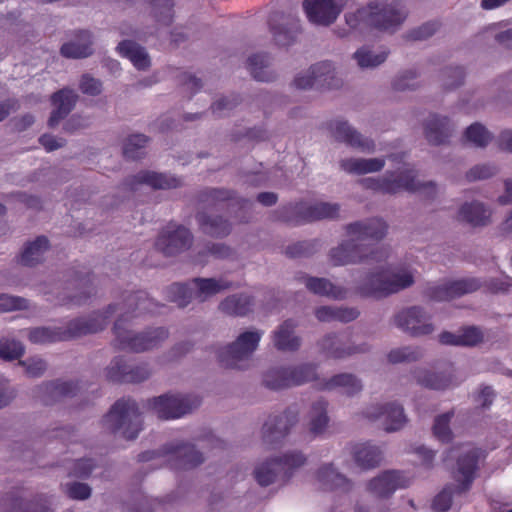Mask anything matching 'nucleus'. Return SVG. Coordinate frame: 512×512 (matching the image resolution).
I'll return each mask as SVG.
<instances>
[{
	"label": "nucleus",
	"instance_id": "4",
	"mask_svg": "<svg viewBox=\"0 0 512 512\" xmlns=\"http://www.w3.org/2000/svg\"><path fill=\"white\" fill-rule=\"evenodd\" d=\"M232 287V283L224 279L194 278L189 283H173L166 289L169 301L178 307H186L193 299L204 302L221 291Z\"/></svg>",
	"mask_w": 512,
	"mask_h": 512
},
{
	"label": "nucleus",
	"instance_id": "50",
	"mask_svg": "<svg viewBox=\"0 0 512 512\" xmlns=\"http://www.w3.org/2000/svg\"><path fill=\"white\" fill-rule=\"evenodd\" d=\"M454 415L453 411L438 415L433 425V435L439 441L448 443L452 440V431L450 429V421Z\"/></svg>",
	"mask_w": 512,
	"mask_h": 512
},
{
	"label": "nucleus",
	"instance_id": "55",
	"mask_svg": "<svg viewBox=\"0 0 512 512\" xmlns=\"http://www.w3.org/2000/svg\"><path fill=\"white\" fill-rule=\"evenodd\" d=\"M422 356V351L418 347H403L393 349L388 354V361L396 364L402 362H413Z\"/></svg>",
	"mask_w": 512,
	"mask_h": 512
},
{
	"label": "nucleus",
	"instance_id": "36",
	"mask_svg": "<svg viewBox=\"0 0 512 512\" xmlns=\"http://www.w3.org/2000/svg\"><path fill=\"white\" fill-rule=\"evenodd\" d=\"M117 51L122 57L129 59L138 70H145L150 66V58L145 48L132 40L121 41Z\"/></svg>",
	"mask_w": 512,
	"mask_h": 512
},
{
	"label": "nucleus",
	"instance_id": "19",
	"mask_svg": "<svg viewBox=\"0 0 512 512\" xmlns=\"http://www.w3.org/2000/svg\"><path fill=\"white\" fill-rule=\"evenodd\" d=\"M147 364L129 365L121 356L115 357L106 368V378L113 383H140L149 378Z\"/></svg>",
	"mask_w": 512,
	"mask_h": 512
},
{
	"label": "nucleus",
	"instance_id": "46",
	"mask_svg": "<svg viewBox=\"0 0 512 512\" xmlns=\"http://www.w3.org/2000/svg\"><path fill=\"white\" fill-rule=\"evenodd\" d=\"M327 406L328 403L324 399H319L312 405L309 430L313 435L322 434L328 425Z\"/></svg>",
	"mask_w": 512,
	"mask_h": 512
},
{
	"label": "nucleus",
	"instance_id": "23",
	"mask_svg": "<svg viewBox=\"0 0 512 512\" xmlns=\"http://www.w3.org/2000/svg\"><path fill=\"white\" fill-rule=\"evenodd\" d=\"M298 421V411L288 408L281 415L269 417L263 425V441L267 445L279 443Z\"/></svg>",
	"mask_w": 512,
	"mask_h": 512
},
{
	"label": "nucleus",
	"instance_id": "44",
	"mask_svg": "<svg viewBox=\"0 0 512 512\" xmlns=\"http://www.w3.org/2000/svg\"><path fill=\"white\" fill-rule=\"evenodd\" d=\"M315 316L320 322L339 321L348 323L359 316L355 308H342L332 306H320L315 310Z\"/></svg>",
	"mask_w": 512,
	"mask_h": 512
},
{
	"label": "nucleus",
	"instance_id": "39",
	"mask_svg": "<svg viewBox=\"0 0 512 512\" xmlns=\"http://www.w3.org/2000/svg\"><path fill=\"white\" fill-rule=\"evenodd\" d=\"M341 387L348 396H353L362 390L361 381L352 374L342 373L317 383L320 390H332Z\"/></svg>",
	"mask_w": 512,
	"mask_h": 512
},
{
	"label": "nucleus",
	"instance_id": "53",
	"mask_svg": "<svg viewBox=\"0 0 512 512\" xmlns=\"http://www.w3.org/2000/svg\"><path fill=\"white\" fill-rule=\"evenodd\" d=\"M150 4L155 12V17L159 23L170 25L173 20V0H150Z\"/></svg>",
	"mask_w": 512,
	"mask_h": 512
},
{
	"label": "nucleus",
	"instance_id": "42",
	"mask_svg": "<svg viewBox=\"0 0 512 512\" xmlns=\"http://www.w3.org/2000/svg\"><path fill=\"white\" fill-rule=\"evenodd\" d=\"M49 249V240L46 236H38L34 241L27 243L20 254L19 262L28 267L40 263L45 252Z\"/></svg>",
	"mask_w": 512,
	"mask_h": 512
},
{
	"label": "nucleus",
	"instance_id": "24",
	"mask_svg": "<svg viewBox=\"0 0 512 512\" xmlns=\"http://www.w3.org/2000/svg\"><path fill=\"white\" fill-rule=\"evenodd\" d=\"M318 347L322 354L331 359H343L365 351L361 347L350 345V334L347 332L325 335L318 342Z\"/></svg>",
	"mask_w": 512,
	"mask_h": 512
},
{
	"label": "nucleus",
	"instance_id": "59",
	"mask_svg": "<svg viewBox=\"0 0 512 512\" xmlns=\"http://www.w3.org/2000/svg\"><path fill=\"white\" fill-rule=\"evenodd\" d=\"M440 27V24L436 21L424 23L420 27L411 30L407 34L408 40L418 41L426 40L431 37Z\"/></svg>",
	"mask_w": 512,
	"mask_h": 512
},
{
	"label": "nucleus",
	"instance_id": "27",
	"mask_svg": "<svg viewBox=\"0 0 512 512\" xmlns=\"http://www.w3.org/2000/svg\"><path fill=\"white\" fill-rule=\"evenodd\" d=\"M124 184L132 191L141 184L148 185L153 189H172L181 185V179L165 173L143 170L127 178Z\"/></svg>",
	"mask_w": 512,
	"mask_h": 512
},
{
	"label": "nucleus",
	"instance_id": "11",
	"mask_svg": "<svg viewBox=\"0 0 512 512\" xmlns=\"http://www.w3.org/2000/svg\"><path fill=\"white\" fill-rule=\"evenodd\" d=\"M316 370L317 367L314 364L272 368L264 374L263 384L271 390L299 386L317 380Z\"/></svg>",
	"mask_w": 512,
	"mask_h": 512
},
{
	"label": "nucleus",
	"instance_id": "51",
	"mask_svg": "<svg viewBox=\"0 0 512 512\" xmlns=\"http://www.w3.org/2000/svg\"><path fill=\"white\" fill-rule=\"evenodd\" d=\"M388 56V51H382L379 54H372L370 50L365 47L358 49L354 53V58L356 59L358 65L361 68H373L382 64Z\"/></svg>",
	"mask_w": 512,
	"mask_h": 512
},
{
	"label": "nucleus",
	"instance_id": "6",
	"mask_svg": "<svg viewBox=\"0 0 512 512\" xmlns=\"http://www.w3.org/2000/svg\"><path fill=\"white\" fill-rule=\"evenodd\" d=\"M102 422L108 431L113 434L120 433L127 440L136 439L143 427L139 407L130 398L117 400Z\"/></svg>",
	"mask_w": 512,
	"mask_h": 512
},
{
	"label": "nucleus",
	"instance_id": "63",
	"mask_svg": "<svg viewBox=\"0 0 512 512\" xmlns=\"http://www.w3.org/2000/svg\"><path fill=\"white\" fill-rule=\"evenodd\" d=\"M452 490L450 487L444 488L439 492L432 501V509L435 512L448 511L452 505Z\"/></svg>",
	"mask_w": 512,
	"mask_h": 512
},
{
	"label": "nucleus",
	"instance_id": "60",
	"mask_svg": "<svg viewBox=\"0 0 512 512\" xmlns=\"http://www.w3.org/2000/svg\"><path fill=\"white\" fill-rule=\"evenodd\" d=\"M239 102L240 99L238 95H233L232 97H223L212 104V113L218 117L225 116L226 112L231 111L239 104Z\"/></svg>",
	"mask_w": 512,
	"mask_h": 512
},
{
	"label": "nucleus",
	"instance_id": "31",
	"mask_svg": "<svg viewBox=\"0 0 512 512\" xmlns=\"http://www.w3.org/2000/svg\"><path fill=\"white\" fill-rule=\"evenodd\" d=\"M92 34L87 30H78L75 33V39L64 43L60 48V53L65 58L81 59L92 55L93 53Z\"/></svg>",
	"mask_w": 512,
	"mask_h": 512
},
{
	"label": "nucleus",
	"instance_id": "43",
	"mask_svg": "<svg viewBox=\"0 0 512 512\" xmlns=\"http://www.w3.org/2000/svg\"><path fill=\"white\" fill-rule=\"evenodd\" d=\"M385 165V160L381 158L363 159V158H349L341 161V168L351 174H366L378 172L382 170Z\"/></svg>",
	"mask_w": 512,
	"mask_h": 512
},
{
	"label": "nucleus",
	"instance_id": "32",
	"mask_svg": "<svg viewBox=\"0 0 512 512\" xmlns=\"http://www.w3.org/2000/svg\"><path fill=\"white\" fill-rule=\"evenodd\" d=\"M299 279L303 280L306 288L313 294L319 296H326L336 300L346 298L347 290L343 287L334 285L326 278L310 277L303 275Z\"/></svg>",
	"mask_w": 512,
	"mask_h": 512
},
{
	"label": "nucleus",
	"instance_id": "1",
	"mask_svg": "<svg viewBox=\"0 0 512 512\" xmlns=\"http://www.w3.org/2000/svg\"><path fill=\"white\" fill-rule=\"evenodd\" d=\"M162 307L163 305L149 298L146 292L136 291L125 295L121 304L109 305L104 314L94 313L89 317L73 319L66 328H32L28 330L27 336L34 344H48L80 338L102 331L107 326L110 315L119 310L121 311L120 317L113 327L115 347L119 350L136 353L144 352L157 348L168 338L169 331L164 327H157L132 334L124 328V322L144 314L158 313Z\"/></svg>",
	"mask_w": 512,
	"mask_h": 512
},
{
	"label": "nucleus",
	"instance_id": "48",
	"mask_svg": "<svg viewBox=\"0 0 512 512\" xmlns=\"http://www.w3.org/2000/svg\"><path fill=\"white\" fill-rule=\"evenodd\" d=\"M149 138L144 134H135L127 138L124 147L123 155L129 160L141 159L145 154V147Z\"/></svg>",
	"mask_w": 512,
	"mask_h": 512
},
{
	"label": "nucleus",
	"instance_id": "30",
	"mask_svg": "<svg viewBox=\"0 0 512 512\" xmlns=\"http://www.w3.org/2000/svg\"><path fill=\"white\" fill-rule=\"evenodd\" d=\"M78 101V95L69 88H63L53 93L51 103L54 109L48 119V126L54 128L73 110Z\"/></svg>",
	"mask_w": 512,
	"mask_h": 512
},
{
	"label": "nucleus",
	"instance_id": "38",
	"mask_svg": "<svg viewBox=\"0 0 512 512\" xmlns=\"http://www.w3.org/2000/svg\"><path fill=\"white\" fill-rule=\"evenodd\" d=\"M78 390V384L72 381H50L46 382L41 386L43 392V402L50 404L54 401H58L63 397H70L76 395Z\"/></svg>",
	"mask_w": 512,
	"mask_h": 512
},
{
	"label": "nucleus",
	"instance_id": "5",
	"mask_svg": "<svg viewBox=\"0 0 512 512\" xmlns=\"http://www.w3.org/2000/svg\"><path fill=\"white\" fill-rule=\"evenodd\" d=\"M340 211L339 204L318 202L308 204L306 202L289 203L273 211L272 219L291 226H298L323 219H335Z\"/></svg>",
	"mask_w": 512,
	"mask_h": 512
},
{
	"label": "nucleus",
	"instance_id": "14",
	"mask_svg": "<svg viewBox=\"0 0 512 512\" xmlns=\"http://www.w3.org/2000/svg\"><path fill=\"white\" fill-rule=\"evenodd\" d=\"M294 86L298 89H335L340 87V81L335 76L334 66L330 61L312 65L306 75H297Z\"/></svg>",
	"mask_w": 512,
	"mask_h": 512
},
{
	"label": "nucleus",
	"instance_id": "54",
	"mask_svg": "<svg viewBox=\"0 0 512 512\" xmlns=\"http://www.w3.org/2000/svg\"><path fill=\"white\" fill-rule=\"evenodd\" d=\"M24 354V347L20 341L9 338L0 339V358L3 360L19 359Z\"/></svg>",
	"mask_w": 512,
	"mask_h": 512
},
{
	"label": "nucleus",
	"instance_id": "3",
	"mask_svg": "<svg viewBox=\"0 0 512 512\" xmlns=\"http://www.w3.org/2000/svg\"><path fill=\"white\" fill-rule=\"evenodd\" d=\"M407 13L399 1L391 4L371 2L353 13L345 15L352 29L375 28L380 31L394 30L405 20Z\"/></svg>",
	"mask_w": 512,
	"mask_h": 512
},
{
	"label": "nucleus",
	"instance_id": "56",
	"mask_svg": "<svg viewBox=\"0 0 512 512\" xmlns=\"http://www.w3.org/2000/svg\"><path fill=\"white\" fill-rule=\"evenodd\" d=\"M459 338L460 346L473 347L483 341L484 335L480 328L469 326L462 329L459 333Z\"/></svg>",
	"mask_w": 512,
	"mask_h": 512
},
{
	"label": "nucleus",
	"instance_id": "64",
	"mask_svg": "<svg viewBox=\"0 0 512 512\" xmlns=\"http://www.w3.org/2000/svg\"><path fill=\"white\" fill-rule=\"evenodd\" d=\"M9 512H51L50 509L39 503L32 501L25 502L22 499H15Z\"/></svg>",
	"mask_w": 512,
	"mask_h": 512
},
{
	"label": "nucleus",
	"instance_id": "45",
	"mask_svg": "<svg viewBox=\"0 0 512 512\" xmlns=\"http://www.w3.org/2000/svg\"><path fill=\"white\" fill-rule=\"evenodd\" d=\"M415 378L418 384L433 390H444L453 385V377L451 373L418 371Z\"/></svg>",
	"mask_w": 512,
	"mask_h": 512
},
{
	"label": "nucleus",
	"instance_id": "10",
	"mask_svg": "<svg viewBox=\"0 0 512 512\" xmlns=\"http://www.w3.org/2000/svg\"><path fill=\"white\" fill-rule=\"evenodd\" d=\"M157 457H165L172 469L188 470L203 463L202 453L189 443H169L159 451H145L138 455L139 462H147Z\"/></svg>",
	"mask_w": 512,
	"mask_h": 512
},
{
	"label": "nucleus",
	"instance_id": "47",
	"mask_svg": "<svg viewBox=\"0 0 512 512\" xmlns=\"http://www.w3.org/2000/svg\"><path fill=\"white\" fill-rule=\"evenodd\" d=\"M268 65L269 56L264 53L254 54L247 60L248 70L257 81L269 82L274 79L272 73L268 71Z\"/></svg>",
	"mask_w": 512,
	"mask_h": 512
},
{
	"label": "nucleus",
	"instance_id": "9",
	"mask_svg": "<svg viewBox=\"0 0 512 512\" xmlns=\"http://www.w3.org/2000/svg\"><path fill=\"white\" fill-rule=\"evenodd\" d=\"M306 460L302 452H287L280 457L272 458L257 466L254 470L255 480L263 487L269 486L278 478L287 481L295 470L305 464Z\"/></svg>",
	"mask_w": 512,
	"mask_h": 512
},
{
	"label": "nucleus",
	"instance_id": "28",
	"mask_svg": "<svg viewBox=\"0 0 512 512\" xmlns=\"http://www.w3.org/2000/svg\"><path fill=\"white\" fill-rule=\"evenodd\" d=\"M199 202L210 208H224V206L238 205L248 208L252 203L247 199L237 198L234 191L227 189L208 188L200 192Z\"/></svg>",
	"mask_w": 512,
	"mask_h": 512
},
{
	"label": "nucleus",
	"instance_id": "62",
	"mask_svg": "<svg viewBox=\"0 0 512 512\" xmlns=\"http://www.w3.org/2000/svg\"><path fill=\"white\" fill-rule=\"evenodd\" d=\"M79 88L86 95L98 96L102 92V83L99 79L84 74L81 77Z\"/></svg>",
	"mask_w": 512,
	"mask_h": 512
},
{
	"label": "nucleus",
	"instance_id": "26",
	"mask_svg": "<svg viewBox=\"0 0 512 512\" xmlns=\"http://www.w3.org/2000/svg\"><path fill=\"white\" fill-rule=\"evenodd\" d=\"M328 129L331 131L333 137L339 142H343L364 152H371L374 150V142L369 138H364L346 121H331L328 123Z\"/></svg>",
	"mask_w": 512,
	"mask_h": 512
},
{
	"label": "nucleus",
	"instance_id": "17",
	"mask_svg": "<svg viewBox=\"0 0 512 512\" xmlns=\"http://www.w3.org/2000/svg\"><path fill=\"white\" fill-rule=\"evenodd\" d=\"M482 457H484L483 451L476 447H471L460 454L454 472V479L458 483L455 487L456 493L461 494L471 488Z\"/></svg>",
	"mask_w": 512,
	"mask_h": 512
},
{
	"label": "nucleus",
	"instance_id": "29",
	"mask_svg": "<svg viewBox=\"0 0 512 512\" xmlns=\"http://www.w3.org/2000/svg\"><path fill=\"white\" fill-rule=\"evenodd\" d=\"M316 478L324 491L348 493L353 488L352 480L340 473L333 464L321 466Z\"/></svg>",
	"mask_w": 512,
	"mask_h": 512
},
{
	"label": "nucleus",
	"instance_id": "7",
	"mask_svg": "<svg viewBox=\"0 0 512 512\" xmlns=\"http://www.w3.org/2000/svg\"><path fill=\"white\" fill-rule=\"evenodd\" d=\"M417 173L414 169H406L397 176L394 173L383 177H367L359 181L364 189L382 194H396L402 190L408 192L425 191L428 197L436 194V185L433 182L420 183L416 180Z\"/></svg>",
	"mask_w": 512,
	"mask_h": 512
},
{
	"label": "nucleus",
	"instance_id": "34",
	"mask_svg": "<svg viewBox=\"0 0 512 512\" xmlns=\"http://www.w3.org/2000/svg\"><path fill=\"white\" fill-rule=\"evenodd\" d=\"M254 306V298L248 294H234L226 297L219 304V310L230 316H246Z\"/></svg>",
	"mask_w": 512,
	"mask_h": 512
},
{
	"label": "nucleus",
	"instance_id": "61",
	"mask_svg": "<svg viewBox=\"0 0 512 512\" xmlns=\"http://www.w3.org/2000/svg\"><path fill=\"white\" fill-rule=\"evenodd\" d=\"M496 172L497 169L493 165H476L466 173V179L469 182L484 180L492 177L494 174H496Z\"/></svg>",
	"mask_w": 512,
	"mask_h": 512
},
{
	"label": "nucleus",
	"instance_id": "57",
	"mask_svg": "<svg viewBox=\"0 0 512 512\" xmlns=\"http://www.w3.org/2000/svg\"><path fill=\"white\" fill-rule=\"evenodd\" d=\"M316 245V241H299L289 245L285 254L290 258L309 256L315 251Z\"/></svg>",
	"mask_w": 512,
	"mask_h": 512
},
{
	"label": "nucleus",
	"instance_id": "18",
	"mask_svg": "<svg viewBox=\"0 0 512 512\" xmlns=\"http://www.w3.org/2000/svg\"><path fill=\"white\" fill-rule=\"evenodd\" d=\"M346 0H304L303 10L308 20L316 25L333 24L344 7Z\"/></svg>",
	"mask_w": 512,
	"mask_h": 512
},
{
	"label": "nucleus",
	"instance_id": "49",
	"mask_svg": "<svg viewBox=\"0 0 512 512\" xmlns=\"http://www.w3.org/2000/svg\"><path fill=\"white\" fill-rule=\"evenodd\" d=\"M464 138L474 146L484 148L491 142L492 134L482 124L476 122L467 127Z\"/></svg>",
	"mask_w": 512,
	"mask_h": 512
},
{
	"label": "nucleus",
	"instance_id": "25",
	"mask_svg": "<svg viewBox=\"0 0 512 512\" xmlns=\"http://www.w3.org/2000/svg\"><path fill=\"white\" fill-rule=\"evenodd\" d=\"M365 416L370 420L383 419L384 430L387 432L400 430L407 422L403 407L396 403L369 407Z\"/></svg>",
	"mask_w": 512,
	"mask_h": 512
},
{
	"label": "nucleus",
	"instance_id": "8",
	"mask_svg": "<svg viewBox=\"0 0 512 512\" xmlns=\"http://www.w3.org/2000/svg\"><path fill=\"white\" fill-rule=\"evenodd\" d=\"M414 277L407 270L392 271L381 269L370 273L359 285L358 291L362 296L383 298L410 287Z\"/></svg>",
	"mask_w": 512,
	"mask_h": 512
},
{
	"label": "nucleus",
	"instance_id": "33",
	"mask_svg": "<svg viewBox=\"0 0 512 512\" xmlns=\"http://www.w3.org/2000/svg\"><path fill=\"white\" fill-rule=\"evenodd\" d=\"M452 128L447 117L432 115L425 123L424 133L430 144H444L451 136Z\"/></svg>",
	"mask_w": 512,
	"mask_h": 512
},
{
	"label": "nucleus",
	"instance_id": "13",
	"mask_svg": "<svg viewBox=\"0 0 512 512\" xmlns=\"http://www.w3.org/2000/svg\"><path fill=\"white\" fill-rule=\"evenodd\" d=\"M262 334L260 331H245L233 343L220 349L217 352V358L221 366L242 368L239 362L248 359L253 354L258 347Z\"/></svg>",
	"mask_w": 512,
	"mask_h": 512
},
{
	"label": "nucleus",
	"instance_id": "21",
	"mask_svg": "<svg viewBox=\"0 0 512 512\" xmlns=\"http://www.w3.org/2000/svg\"><path fill=\"white\" fill-rule=\"evenodd\" d=\"M268 24L274 40L280 46L291 45L300 32V21L291 14L275 12L269 17Z\"/></svg>",
	"mask_w": 512,
	"mask_h": 512
},
{
	"label": "nucleus",
	"instance_id": "35",
	"mask_svg": "<svg viewBox=\"0 0 512 512\" xmlns=\"http://www.w3.org/2000/svg\"><path fill=\"white\" fill-rule=\"evenodd\" d=\"M296 324L293 320L284 321L274 332L273 342L280 351H296L301 345V339L294 335Z\"/></svg>",
	"mask_w": 512,
	"mask_h": 512
},
{
	"label": "nucleus",
	"instance_id": "12",
	"mask_svg": "<svg viewBox=\"0 0 512 512\" xmlns=\"http://www.w3.org/2000/svg\"><path fill=\"white\" fill-rule=\"evenodd\" d=\"M201 404V399L192 394H164L147 401V406L163 420L180 418Z\"/></svg>",
	"mask_w": 512,
	"mask_h": 512
},
{
	"label": "nucleus",
	"instance_id": "37",
	"mask_svg": "<svg viewBox=\"0 0 512 512\" xmlns=\"http://www.w3.org/2000/svg\"><path fill=\"white\" fill-rule=\"evenodd\" d=\"M353 458L356 464L364 470L373 469L382 461L381 450L370 443H360L354 446Z\"/></svg>",
	"mask_w": 512,
	"mask_h": 512
},
{
	"label": "nucleus",
	"instance_id": "41",
	"mask_svg": "<svg viewBox=\"0 0 512 512\" xmlns=\"http://www.w3.org/2000/svg\"><path fill=\"white\" fill-rule=\"evenodd\" d=\"M490 215L491 213L485 205L477 201L465 203L459 210L460 219L474 227L487 225Z\"/></svg>",
	"mask_w": 512,
	"mask_h": 512
},
{
	"label": "nucleus",
	"instance_id": "22",
	"mask_svg": "<svg viewBox=\"0 0 512 512\" xmlns=\"http://www.w3.org/2000/svg\"><path fill=\"white\" fill-rule=\"evenodd\" d=\"M410 482L404 472L387 470L371 479L367 489L378 498H389L397 489L408 487Z\"/></svg>",
	"mask_w": 512,
	"mask_h": 512
},
{
	"label": "nucleus",
	"instance_id": "15",
	"mask_svg": "<svg viewBox=\"0 0 512 512\" xmlns=\"http://www.w3.org/2000/svg\"><path fill=\"white\" fill-rule=\"evenodd\" d=\"M193 236L189 229L182 225L169 223L159 234L155 247L165 256H174L191 247Z\"/></svg>",
	"mask_w": 512,
	"mask_h": 512
},
{
	"label": "nucleus",
	"instance_id": "58",
	"mask_svg": "<svg viewBox=\"0 0 512 512\" xmlns=\"http://www.w3.org/2000/svg\"><path fill=\"white\" fill-rule=\"evenodd\" d=\"M28 308V300L22 297L0 294V312L23 310Z\"/></svg>",
	"mask_w": 512,
	"mask_h": 512
},
{
	"label": "nucleus",
	"instance_id": "52",
	"mask_svg": "<svg viewBox=\"0 0 512 512\" xmlns=\"http://www.w3.org/2000/svg\"><path fill=\"white\" fill-rule=\"evenodd\" d=\"M92 275L89 272L75 271L73 281L77 283L83 290L80 294L73 296L70 302L75 305H82L90 297V285L92 283Z\"/></svg>",
	"mask_w": 512,
	"mask_h": 512
},
{
	"label": "nucleus",
	"instance_id": "20",
	"mask_svg": "<svg viewBox=\"0 0 512 512\" xmlns=\"http://www.w3.org/2000/svg\"><path fill=\"white\" fill-rule=\"evenodd\" d=\"M395 325L411 336H423L431 334L434 330L431 316L423 308L413 306L400 311L394 317Z\"/></svg>",
	"mask_w": 512,
	"mask_h": 512
},
{
	"label": "nucleus",
	"instance_id": "2",
	"mask_svg": "<svg viewBox=\"0 0 512 512\" xmlns=\"http://www.w3.org/2000/svg\"><path fill=\"white\" fill-rule=\"evenodd\" d=\"M388 225L380 218L356 221L345 226L349 239L331 249L330 260L334 266L348 264L382 263L389 257V250L373 247L365 241H380L387 233Z\"/></svg>",
	"mask_w": 512,
	"mask_h": 512
},
{
	"label": "nucleus",
	"instance_id": "40",
	"mask_svg": "<svg viewBox=\"0 0 512 512\" xmlns=\"http://www.w3.org/2000/svg\"><path fill=\"white\" fill-rule=\"evenodd\" d=\"M196 219L201 230L209 236L223 238L231 232L230 222L220 216L211 217L205 212H199Z\"/></svg>",
	"mask_w": 512,
	"mask_h": 512
},
{
	"label": "nucleus",
	"instance_id": "16",
	"mask_svg": "<svg viewBox=\"0 0 512 512\" xmlns=\"http://www.w3.org/2000/svg\"><path fill=\"white\" fill-rule=\"evenodd\" d=\"M482 287L477 278H463L440 285H429L424 296L433 301H449L465 294L473 293Z\"/></svg>",
	"mask_w": 512,
	"mask_h": 512
}]
</instances>
